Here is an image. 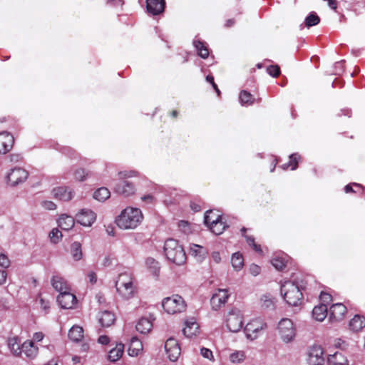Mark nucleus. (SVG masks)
Instances as JSON below:
<instances>
[{"label":"nucleus","instance_id":"33","mask_svg":"<svg viewBox=\"0 0 365 365\" xmlns=\"http://www.w3.org/2000/svg\"><path fill=\"white\" fill-rule=\"evenodd\" d=\"M68 337L71 340L78 342L83 337V329L82 327L75 325L68 331Z\"/></svg>","mask_w":365,"mask_h":365},{"label":"nucleus","instance_id":"18","mask_svg":"<svg viewBox=\"0 0 365 365\" xmlns=\"http://www.w3.org/2000/svg\"><path fill=\"white\" fill-rule=\"evenodd\" d=\"M346 312V307L341 303L332 304L329 308V318L330 321H340Z\"/></svg>","mask_w":365,"mask_h":365},{"label":"nucleus","instance_id":"56","mask_svg":"<svg viewBox=\"0 0 365 365\" xmlns=\"http://www.w3.org/2000/svg\"><path fill=\"white\" fill-rule=\"evenodd\" d=\"M141 200L148 204H152L155 202V197L153 195L148 194L141 197Z\"/></svg>","mask_w":365,"mask_h":365},{"label":"nucleus","instance_id":"6","mask_svg":"<svg viewBox=\"0 0 365 365\" xmlns=\"http://www.w3.org/2000/svg\"><path fill=\"white\" fill-rule=\"evenodd\" d=\"M162 306L168 314H175L184 312L187 304L181 296L173 294L171 297L165 298Z\"/></svg>","mask_w":365,"mask_h":365},{"label":"nucleus","instance_id":"14","mask_svg":"<svg viewBox=\"0 0 365 365\" xmlns=\"http://www.w3.org/2000/svg\"><path fill=\"white\" fill-rule=\"evenodd\" d=\"M57 302L63 309H73L77 302V299L70 292V289H67L59 293Z\"/></svg>","mask_w":365,"mask_h":365},{"label":"nucleus","instance_id":"8","mask_svg":"<svg viewBox=\"0 0 365 365\" xmlns=\"http://www.w3.org/2000/svg\"><path fill=\"white\" fill-rule=\"evenodd\" d=\"M267 327L266 323L260 319H254L248 322L244 328L246 337L253 341L259 337Z\"/></svg>","mask_w":365,"mask_h":365},{"label":"nucleus","instance_id":"5","mask_svg":"<svg viewBox=\"0 0 365 365\" xmlns=\"http://www.w3.org/2000/svg\"><path fill=\"white\" fill-rule=\"evenodd\" d=\"M117 292L125 299H129L134 296L135 289L132 278L128 274L119 275L115 282Z\"/></svg>","mask_w":365,"mask_h":365},{"label":"nucleus","instance_id":"53","mask_svg":"<svg viewBox=\"0 0 365 365\" xmlns=\"http://www.w3.org/2000/svg\"><path fill=\"white\" fill-rule=\"evenodd\" d=\"M200 354L204 358L207 359L210 361H212L214 359L212 352L209 349L204 347L202 348L200 350Z\"/></svg>","mask_w":365,"mask_h":365},{"label":"nucleus","instance_id":"37","mask_svg":"<svg viewBox=\"0 0 365 365\" xmlns=\"http://www.w3.org/2000/svg\"><path fill=\"white\" fill-rule=\"evenodd\" d=\"M231 263L235 270L240 271L244 266L242 255L240 252H235L232 254Z\"/></svg>","mask_w":365,"mask_h":365},{"label":"nucleus","instance_id":"19","mask_svg":"<svg viewBox=\"0 0 365 365\" xmlns=\"http://www.w3.org/2000/svg\"><path fill=\"white\" fill-rule=\"evenodd\" d=\"M52 193L55 198L62 201H69L74 196L73 190L68 187H58L53 189Z\"/></svg>","mask_w":365,"mask_h":365},{"label":"nucleus","instance_id":"63","mask_svg":"<svg viewBox=\"0 0 365 365\" xmlns=\"http://www.w3.org/2000/svg\"><path fill=\"white\" fill-rule=\"evenodd\" d=\"M62 152L70 157H71L74 153V151L69 147H63L62 148Z\"/></svg>","mask_w":365,"mask_h":365},{"label":"nucleus","instance_id":"21","mask_svg":"<svg viewBox=\"0 0 365 365\" xmlns=\"http://www.w3.org/2000/svg\"><path fill=\"white\" fill-rule=\"evenodd\" d=\"M182 332L187 337L195 336L199 332V324L195 318H190L185 322Z\"/></svg>","mask_w":365,"mask_h":365},{"label":"nucleus","instance_id":"13","mask_svg":"<svg viewBox=\"0 0 365 365\" xmlns=\"http://www.w3.org/2000/svg\"><path fill=\"white\" fill-rule=\"evenodd\" d=\"M323 349L319 345L312 346L308 352L307 362L309 365H323Z\"/></svg>","mask_w":365,"mask_h":365},{"label":"nucleus","instance_id":"27","mask_svg":"<svg viewBox=\"0 0 365 365\" xmlns=\"http://www.w3.org/2000/svg\"><path fill=\"white\" fill-rule=\"evenodd\" d=\"M289 257L284 254H277L272 259V264L278 270L283 269L288 262Z\"/></svg>","mask_w":365,"mask_h":365},{"label":"nucleus","instance_id":"7","mask_svg":"<svg viewBox=\"0 0 365 365\" xmlns=\"http://www.w3.org/2000/svg\"><path fill=\"white\" fill-rule=\"evenodd\" d=\"M277 331L284 343L291 342L296 336L295 325L292 320L289 318H283L278 322Z\"/></svg>","mask_w":365,"mask_h":365},{"label":"nucleus","instance_id":"30","mask_svg":"<svg viewBox=\"0 0 365 365\" xmlns=\"http://www.w3.org/2000/svg\"><path fill=\"white\" fill-rule=\"evenodd\" d=\"M58 222L59 227L64 230H71L75 224L73 217L65 214L59 217Z\"/></svg>","mask_w":365,"mask_h":365},{"label":"nucleus","instance_id":"10","mask_svg":"<svg viewBox=\"0 0 365 365\" xmlns=\"http://www.w3.org/2000/svg\"><path fill=\"white\" fill-rule=\"evenodd\" d=\"M225 322L227 329L232 332L240 331L243 326L242 316L237 310L230 311L227 315Z\"/></svg>","mask_w":365,"mask_h":365},{"label":"nucleus","instance_id":"25","mask_svg":"<svg viewBox=\"0 0 365 365\" xmlns=\"http://www.w3.org/2000/svg\"><path fill=\"white\" fill-rule=\"evenodd\" d=\"M328 364L329 365H349V361L341 352L336 351L333 354H329Z\"/></svg>","mask_w":365,"mask_h":365},{"label":"nucleus","instance_id":"11","mask_svg":"<svg viewBox=\"0 0 365 365\" xmlns=\"http://www.w3.org/2000/svg\"><path fill=\"white\" fill-rule=\"evenodd\" d=\"M165 349L168 359L171 361H176L181 354V349L178 341L174 338H169L165 344Z\"/></svg>","mask_w":365,"mask_h":365},{"label":"nucleus","instance_id":"15","mask_svg":"<svg viewBox=\"0 0 365 365\" xmlns=\"http://www.w3.org/2000/svg\"><path fill=\"white\" fill-rule=\"evenodd\" d=\"M76 220L81 225L90 227L96 219V213L90 209H81L76 216Z\"/></svg>","mask_w":365,"mask_h":365},{"label":"nucleus","instance_id":"41","mask_svg":"<svg viewBox=\"0 0 365 365\" xmlns=\"http://www.w3.org/2000/svg\"><path fill=\"white\" fill-rule=\"evenodd\" d=\"M299 158L300 156L297 153H293L290 155L289 163L283 164L282 165V168L283 170H287L290 168L292 170H295L297 167V163Z\"/></svg>","mask_w":365,"mask_h":365},{"label":"nucleus","instance_id":"55","mask_svg":"<svg viewBox=\"0 0 365 365\" xmlns=\"http://www.w3.org/2000/svg\"><path fill=\"white\" fill-rule=\"evenodd\" d=\"M211 259L215 263L219 264L221 262V257H220V252H213L211 254Z\"/></svg>","mask_w":365,"mask_h":365},{"label":"nucleus","instance_id":"40","mask_svg":"<svg viewBox=\"0 0 365 365\" xmlns=\"http://www.w3.org/2000/svg\"><path fill=\"white\" fill-rule=\"evenodd\" d=\"M71 252L74 260H80L83 257L81 243L78 242H73L71 246Z\"/></svg>","mask_w":365,"mask_h":365},{"label":"nucleus","instance_id":"51","mask_svg":"<svg viewBox=\"0 0 365 365\" xmlns=\"http://www.w3.org/2000/svg\"><path fill=\"white\" fill-rule=\"evenodd\" d=\"M10 260L7 255L0 253V267L2 268H7L10 266Z\"/></svg>","mask_w":365,"mask_h":365},{"label":"nucleus","instance_id":"26","mask_svg":"<svg viewBox=\"0 0 365 365\" xmlns=\"http://www.w3.org/2000/svg\"><path fill=\"white\" fill-rule=\"evenodd\" d=\"M52 287L59 293L70 289V287L64 278L61 276L56 275L51 279Z\"/></svg>","mask_w":365,"mask_h":365},{"label":"nucleus","instance_id":"24","mask_svg":"<svg viewBox=\"0 0 365 365\" xmlns=\"http://www.w3.org/2000/svg\"><path fill=\"white\" fill-rule=\"evenodd\" d=\"M143 349L142 342L137 337H132L128 350V354L131 356H137L142 353Z\"/></svg>","mask_w":365,"mask_h":365},{"label":"nucleus","instance_id":"4","mask_svg":"<svg viewBox=\"0 0 365 365\" xmlns=\"http://www.w3.org/2000/svg\"><path fill=\"white\" fill-rule=\"evenodd\" d=\"M138 173L134 170L124 171L118 173L120 180L114 185L115 191L124 196H130L134 194L135 191V186L133 183L123 179L137 176Z\"/></svg>","mask_w":365,"mask_h":365},{"label":"nucleus","instance_id":"64","mask_svg":"<svg viewBox=\"0 0 365 365\" xmlns=\"http://www.w3.org/2000/svg\"><path fill=\"white\" fill-rule=\"evenodd\" d=\"M331 298V295L329 294H327V293H325V292H321V294H320V299L321 300L324 301V302H327L329 300H330Z\"/></svg>","mask_w":365,"mask_h":365},{"label":"nucleus","instance_id":"58","mask_svg":"<svg viewBox=\"0 0 365 365\" xmlns=\"http://www.w3.org/2000/svg\"><path fill=\"white\" fill-rule=\"evenodd\" d=\"M250 272L253 276H257L260 272V267L256 264L250 266Z\"/></svg>","mask_w":365,"mask_h":365},{"label":"nucleus","instance_id":"20","mask_svg":"<svg viewBox=\"0 0 365 365\" xmlns=\"http://www.w3.org/2000/svg\"><path fill=\"white\" fill-rule=\"evenodd\" d=\"M165 5V0H146L147 11L153 16L163 12Z\"/></svg>","mask_w":365,"mask_h":365},{"label":"nucleus","instance_id":"1","mask_svg":"<svg viewBox=\"0 0 365 365\" xmlns=\"http://www.w3.org/2000/svg\"><path fill=\"white\" fill-rule=\"evenodd\" d=\"M305 287L303 280H287L281 284L280 292L284 300L292 307H299L303 302L302 289Z\"/></svg>","mask_w":365,"mask_h":365},{"label":"nucleus","instance_id":"54","mask_svg":"<svg viewBox=\"0 0 365 365\" xmlns=\"http://www.w3.org/2000/svg\"><path fill=\"white\" fill-rule=\"evenodd\" d=\"M43 207L46 210H53L56 209V205L51 201H44L43 202Z\"/></svg>","mask_w":365,"mask_h":365},{"label":"nucleus","instance_id":"12","mask_svg":"<svg viewBox=\"0 0 365 365\" xmlns=\"http://www.w3.org/2000/svg\"><path fill=\"white\" fill-rule=\"evenodd\" d=\"M228 290L225 289H219L215 294H212L210 304L212 309L218 310L224 306L229 298Z\"/></svg>","mask_w":365,"mask_h":365},{"label":"nucleus","instance_id":"46","mask_svg":"<svg viewBox=\"0 0 365 365\" xmlns=\"http://www.w3.org/2000/svg\"><path fill=\"white\" fill-rule=\"evenodd\" d=\"M261 305L262 307L264 308H271L274 307V298L271 297L269 295L264 294L263 295L261 299Z\"/></svg>","mask_w":365,"mask_h":365},{"label":"nucleus","instance_id":"9","mask_svg":"<svg viewBox=\"0 0 365 365\" xmlns=\"http://www.w3.org/2000/svg\"><path fill=\"white\" fill-rule=\"evenodd\" d=\"M29 177V173L26 170L15 167L9 170L6 175L7 182L11 186H16L24 182Z\"/></svg>","mask_w":365,"mask_h":365},{"label":"nucleus","instance_id":"48","mask_svg":"<svg viewBox=\"0 0 365 365\" xmlns=\"http://www.w3.org/2000/svg\"><path fill=\"white\" fill-rule=\"evenodd\" d=\"M50 239L52 242L57 243L62 237L61 232L57 228L53 229L49 234Z\"/></svg>","mask_w":365,"mask_h":365},{"label":"nucleus","instance_id":"61","mask_svg":"<svg viewBox=\"0 0 365 365\" xmlns=\"http://www.w3.org/2000/svg\"><path fill=\"white\" fill-rule=\"evenodd\" d=\"M88 277L89 282L91 284H95L97 281V276L94 272H90L88 274Z\"/></svg>","mask_w":365,"mask_h":365},{"label":"nucleus","instance_id":"60","mask_svg":"<svg viewBox=\"0 0 365 365\" xmlns=\"http://www.w3.org/2000/svg\"><path fill=\"white\" fill-rule=\"evenodd\" d=\"M7 278V273L5 270H0V285L6 283Z\"/></svg>","mask_w":365,"mask_h":365},{"label":"nucleus","instance_id":"17","mask_svg":"<svg viewBox=\"0 0 365 365\" xmlns=\"http://www.w3.org/2000/svg\"><path fill=\"white\" fill-rule=\"evenodd\" d=\"M22 355L29 360L34 359L38 354V347L34 344L32 340H26L22 343Z\"/></svg>","mask_w":365,"mask_h":365},{"label":"nucleus","instance_id":"50","mask_svg":"<svg viewBox=\"0 0 365 365\" xmlns=\"http://www.w3.org/2000/svg\"><path fill=\"white\" fill-rule=\"evenodd\" d=\"M216 215H219L217 213H215L212 210H209L205 212V217H204V222L207 226H209L210 225L212 224L211 219H215Z\"/></svg>","mask_w":365,"mask_h":365},{"label":"nucleus","instance_id":"3","mask_svg":"<svg viewBox=\"0 0 365 365\" xmlns=\"http://www.w3.org/2000/svg\"><path fill=\"white\" fill-rule=\"evenodd\" d=\"M164 252L167 259L177 265H182L186 261V255L182 247L174 239L165 241Z\"/></svg>","mask_w":365,"mask_h":365},{"label":"nucleus","instance_id":"36","mask_svg":"<svg viewBox=\"0 0 365 365\" xmlns=\"http://www.w3.org/2000/svg\"><path fill=\"white\" fill-rule=\"evenodd\" d=\"M193 45L201 58H207L208 57L209 50L204 42L195 39Z\"/></svg>","mask_w":365,"mask_h":365},{"label":"nucleus","instance_id":"31","mask_svg":"<svg viewBox=\"0 0 365 365\" xmlns=\"http://www.w3.org/2000/svg\"><path fill=\"white\" fill-rule=\"evenodd\" d=\"M152 322L145 317L140 319L135 326L136 330L143 334L149 333L152 329Z\"/></svg>","mask_w":365,"mask_h":365},{"label":"nucleus","instance_id":"16","mask_svg":"<svg viewBox=\"0 0 365 365\" xmlns=\"http://www.w3.org/2000/svg\"><path fill=\"white\" fill-rule=\"evenodd\" d=\"M14 136L6 131L0 133V154H6L13 148Z\"/></svg>","mask_w":365,"mask_h":365},{"label":"nucleus","instance_id":"38","mask_svg":"<svg viewBox=\"0 0 365 365\" xmlns=\"http://www.w3.org/2000/svg\"><path fill=\"white\" fill-rule=\"evenodd\" d=\"M145 264L154 276H158L160 267L158 261L152 257H148L145 260Z\"/></svg>","mask_w":365,"mask_h":365},{"label":"nucleus","instance_id":"35","mask_svg":"<svg viewBox=\"0 0 365 365\" xmlns=\"http://www.w3.org/2000/svg\"><path fill=\"white\" fill-rule=\"evenodd\" d=\"M240 103L242 106H249L254 103V96L247 91H242L239 96Z\"/></svg>","mask_w":365,"mask_h":365},{"label":"nucleus","instance_id":"62","mask_svg":"<svg viewBox=\"0 0 365 365\" xmlns=\"http://www.w3.org/2000/svg\"><path fill=\"white\" fill-rule=\"evenodd\" d=\"M334 345L336 348L344 349L346 346V343L345 341L339 339L335 341Z\"/></svg>","mask_w":365,"mask_h":365},{"label":"nucleus","instance_id":"45","mask_svg":"<svg viewBox=\"0 0 365 365\" xmlns=\"http://www.w3.org/2000/svg\"><path fill=\"white\" fill-rule=\"evenodd\" d=\"M245 353L243 351H236L230 355V361L232 363H240L245 359Z\"/></svg>","mask_w":365,"mask_h":365},{"label":"nucleus","instance_id":"49","mask_svg":"<svg viewBox=\"0 0 365 365\" xmlns=\"http://www.w3.org/2000/svg\"><path fill=\"white\" fill-rule=\"evenodd\" d=\"M267 73L272 77H277L280 73V68L277 65H271L267 68Z\"/></svg>","mask_w":365,"mask_h":365},{"label":"nucleus","instance_id":"28","mask_svg":"<svg viewBox=\"0 0 365 365\" xmlns=\"http://www.w3.org/2000/svg\"><path fill=\"white\" fill-rule=\"evenodd\" d=\"M8 346L10 351L16 356H22V344L17 337H12L8 340Z\"/></svg>","mask_w":365,"mask_h":365},{"label":"nucleus","instance_id":"47","mask_svg":"<svg viewBox=\"0 0 365 365\" xmlns=\"http://www.w3.org/2000/svg\"><path fill=\"white\" fill-rule=\"evenodd\" d=\"M89 173L84 169H78L74 173V178L78 181H84L88 177Z\"/></svg>","mask_w":365,"mask_h":365},{"label":"nucleus","instance_id":"22","mask_svg":"<svg viewBox=\"0 0 365 365\" xmlns=\"http://www.w3.org/2000/svg\"><path fill=\"white\" fill-rule=\"evenodd\" d=\"M212 220V224L207 226L210 231L214 234L219 235L222 234L227 225H225L224 222L222 220L221 215H216L215 219Z\"/></svg>","mask_w":365,"mask_h":365},{"label":"nucleus","instance_id":"52","mask_svg":"<svg viewBox=\"0 0 365 365\" xmlns=\"http://www.w3.org/2000/svg\"><path fill=\"white\" fill-rule=\"evenodd\" d=\"M39 303L41 304V309L47 313L50 308V302L48 300L43 299L41 295L38 297Z\"/></svg>","mask_w":365,"mask_h":365},{"label":"nucleus","instance_id":"23","mask_svg":"<svg viewBox=\"0 0 365 365\" xmlns=\"http://www.w3.org/2000/svg\"><path fill=\"white\" fill-rule=\"evenodd\" d=\"M115 321V314L110 311H103L99 313L98 322L102 327H108Z\"/></svg>","mask_w":365,"mask_h":365},{"label":"nucleus","instance_id":"34","mask_svg":"<svg viewBox=\"0 0 365 365\" xmlns=\"http://www.w3.org/2000/svg\"><path fill=\"white\" fill-rule=\"evenodd\" d=\"M350 329L354 331H359L365 327V318L359 315H355L349 322Z\"/></svg>","mask_w":365,"mask_h":365},{"label":"nucleus","instance_id":"59","mask_svg":"<svg viewBox=\"0 0 365 365\" xmlns=\"http://www.w3.org/2000/svg\"><path fill=\"white\" fill-rule=\"evenodd\" d=\"M98 341L101 344L106 345L110 342V339L106 335H101L99 336Z\"/></svg>","mask_w":365,"mask_h":365},{"label":"nucleus","instance_id":"57","mask_svg":"<svg viewBox=\"0 0 365 365\" xmlns=\"http://www.w3.org/2000/svg\"><path fill=\"white\" fill-rule=\"evenodd\" d=\"M43 338H44V334L43 332H41V331L35 332L33 335V341H34L36 342H39V341H41Z\"/></svg>","mask_w":365,"mask_h":365},{"label":"nucleus","instance_id":"43","mask_svg":"<svg viewBox=\"0 0 365 365\" xmlns=\"http://www.w3.org/2000/svg\"><path fill=\"white\" fill-rule=\"evenodd\" d=\"M245 232H246V228L242 227L241 229V232H242V235L246 238V241H247V244L250 246H251L253 248V250L255 251H256L257 252L262 253V251L260 247V245L255 243V238L252 236L246 235Z\"/></svg>","mask_w":365,"mask_h":365},{"label":"nucleus","instance_id":"29","mask_svg":"<svg viewBox=\"0 0 365 365\" xmlns=\"http://www.w3.org/2000/svg\"><path fill=\"white\" fill-rule=\"evenodd\" d=\"M327 316V307L322 304L315 306L312 310V317L318 322H322Z\"/></svg>","mask_w":365,"mask_h":365},{"label":"nucleus","instance_id":"39","mask_svg":"<svg viewBox=\"0 0 365 365\" xmlns=\"http://www.w3.org/2000/svg\"><path fill=\"white\" fill-rule=\"evenodd\" d=\"M110 192L109 190L106 187H100L97 190H96L93 193V197L98 200L103 202L108 198L110 197Z\"/></svg>","mask_w":365,"mask_h":365},{"label":"nucleus","instance_id":"32","mask_svg":"<svg viewBox=\"0 0 365 365\" xmlns=\"http://www.w3.org/2000/svg\"><path fill=\"white\" fill-rule=\"evenodd\" d=\"M124 351V345L121 343L117 344L116 346L110 350L108 353V359L110 361H116L119 360Z\"/></svg>","mask_w":365,"mask_h":365},{"label":"nucleus","instance_id":"42","mask_svg":"<svg viewBox=\"0 0 365 365\" xmlns=\"http://www.w3.org/2000/svg\"><path fill=\"white\" fill-rule=\"evenodd\" d=\"M320 22V18L314 11L309 13L304 20V24L307 27L309 28L317 25Z\"/></svg>","mask_w":365,"mask_h":365},{"label":"nucleus","instance_id":"44","mask_svg":"<svg viewBox=\"0 0 365 365\" xmlns=\"http://www.w3.org/2000/svg\"><path fill=\"white\" fill-rule=\"evenodd\" d=\"M190 250L192 255L199 257L200 259H204L207 253L205 249L203 247L195 244H193L190 246Z\"/></svg>","mask_w":365,"mask_h":365},{"label":"nucleus","instance_id":"2","mask_svg":"<svg viewBox=\"0 0 365 365\" xmlns=\"http://www.w3.org/2000/svg\"><path fill=\"white\" fill-rule=\"evenodd\" d=\"M143 220V215L140 209L127 207L118 216L115 222L122 230H133L140 225Z\"/></svg>","mask_w":365,"mask_h":365}]
</instances>
